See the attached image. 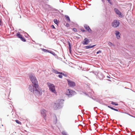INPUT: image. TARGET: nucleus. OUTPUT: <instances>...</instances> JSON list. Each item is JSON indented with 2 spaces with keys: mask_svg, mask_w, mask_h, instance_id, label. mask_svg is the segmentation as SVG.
Instances as JSON below:
<instances>
[{
  "mask_svg": "<svg viewBox=\"0 0 135 135\" xmlns=\"http://www.w3.org/2000/svg\"><path fill=\"white\" fill-rule=\"evenodd\" d=\"M35 90L34 93L35 94L38 96H40L42 95V93L41 90L39 88L38 85H36L35 86Z\"/></svg>",
  "mask_w": 135,
  "mask_h": 135,
  "instance_id": "nucleus-1",
  "label": "nucleus"
},
{
  "mask_svg": "<svg viewBox=\"0 0 135 135\" xmlns=\"http://www.w3.org/2000/svg\"><path fill=\"white\" fill-rule=\"evenodd\" d=\"M30 78L33 85H35V86L38 85V82L35 77L32 75H31L30 76Z\"/></svg>",
  "mask_w": 135,
  "mask_h": 135,
  "instance_id": "nucleus-2",
  "label": "nucleus"
},
{
  "mask_svg": "<svg viewBox=\"0 0 135 135\" xmlns=\"http://www.w3.org/2000/svg\"><path fill=\"white\" fill-rule=\"evenodd\" d=\"M76 94V92L72 90L68 89L66 91V94L69 97H71Z\"/></svg>",
  "mask_w": 135,
  "mask_h": 135,
  "instance_id": "nucleus-3",
  "label": "nucleus"
},
{
  "mask_svg": "<svg viewBox=\"0 0 135 135\" xmlns=\"http://www.w3.org/2000/svg\"><path fill=\"white\" fill-rule=\"evenodd\" d=\"M47 85L49 88L50 90L55 93H56L55 86L54 85L49 83H47Z\"/></svg>",
  "mask_w": 135,
  "mask_h": 135,
  "instance_id": "nucleus-4",
  "label": "nucleus"
},
{
  "mask_svg": "<svg viewBox=\"0 0 135 135\" xmlns=\"http://www.w3.org/2000/svg\"><path fill=\"white\" fill-rule=\"evenodd\" d=\"M119 22L118 21L115 20H114L113 22L112 25L113 27H116L119 26Z\"/></svg>",
  "mask_w": 135,
  "mask_h": 135,
  "instance_id": "nucleus-5",
  "label": "nucleus"
},
{
  "mask_svg": "<svg viewBox=\"0 0 135 135\" xmlns=\"http://www.w3.org/2000/svg\"><path fill=\"white\" fill-rule=\"evenodd\" d=\"M67 81L69 86L70 87H72L75 86V83L69 79H67Z\"/></svg>",
  "mask_w": 135,
  "mask_h": 135,
  "instance_id": "nucleus-6",
  "label": "nucleus"
},
{
  "mask_svg": "<svg viewBox=\"0 0 135 135\" xmlns=\"http://www.w3.org/2000/svg\"><path fill=\"white\" fill-rule=\"evenodd\" d=\"M89 40L87 38H84V40L82 43L83 45H87L89 42Z\"/></svg>",
  "mask_w": 135,
  "mask_h": 135,
  "instance_id": "nucleus-7",
  "label": "nucleus"
},
{
  "mask_svg": "<svg viewBox=\"0 0 135 135\" xmlns=\"http://www.w3.org/2000/svg\"><path fill=\"white\" fill-rule=\"evenodd\" d=\"M47 111L44 109H42L41 111V115L43 116L44 117H45L46 116V112Z\"/></svg>",
  "mask_w": 135,
  "mask_h": 135,
  "instance_id": "nucleus-8",
  "label": "nucleus"
},
{
  "mask_svg": "<svg viewBox=\"0 0 135 135\" xmlns=\"http://www.w3.org/2000/svg\"><path fill=\"white\" fill-rule=\"evenodd\" d=\"M35 85H30L29 87V89L31 92H34L35 90Z\"/></svg>",
  "mask_w": 135,
  "mask_h": 135,
  "instance_id": "nucleus-9",
  "label": "nucleus"
},
{
  "mask_svg": "<svg viewBox=\"0 0 135 135\" xmlns=\"http://www.w3.org/2000/svg\"><path fill=\"white\" fill-rule=\"evenodd\" d=\"M114 10L115 13L118 15H119V17H121L122 16V15L121 13L116 8H115L114 9Z\"/></svg>",
  "mask_w": 135,
  "mask_h": 135,
  "instance_id": "nucleus-10",
  "label": "nucleus"
},
{
  "mask_svg": "<svg viewBox=\"0 0 135 135\" xmlns=\"http://www.w3.org/2000/svg\"><path fill=\"white\" fill-rule=\"evenodd\" d=\"M84 27L85 29L89 32H91V30L89 26L87 25H85Z\"/></svg>",
  "mask_w": 135,
  "mask_h": 135,
  "instance_id": "nucleus-11",
  "label": "nucleus"
},
{
  "mask_svg": "<svg viewBox=\"0 0 135 135\" xmlns=\"http://www.w3.org/2000/svg\"><path fill=\"white\" fill-rule=\"evenodd\" d=\"M119 34L120 33L119 31H115V34L116 35L117 38L118 39H119L120 38Z\"/></svg>",
  "mask_w": 135,
  "mask_h": 135,
  "instance_id": "nucleus-12",
  "label": "nucleus"
},
{
  "mask_svg": "<svg viewBox=\"0 0 135 135\" xmlns=\"http://www.w3.org/2000/svg\"><path fill=\"white\" fill-rule=\"evenodd\" d=\"M59 107V104L55 103L53 106L54 108L55 109H56L58 108Z\"/></svg>",
  "mask_w": 135,
  "mask_h": 135,
  "instance_id": "nucleus-13",
  "label": "nucleus"
},
{
  "mask_svg": "<svg viewBox=\"0 0 135 135\" xmlns=\"http://www.w3.org/2000/svg\"><path fill=\"white\" fill-rule=\"evenodd\" d=\"M95 46V45H93L91 46H86V49H89L90 48L92 47H93Z\"/></svg>",
  "mask_w": 135,
  "mask_h": 135,
  "instance_id": "nucleus-14",
  "label": "nucleus"
},
{
  "mask_svg": "<svg viewBox=\"0 0 135 135\" xmlns=\"http://www.w3.org/2000/svg\"><path fill=\"white\" fill-rule=\"evenodd\" d=\"M16 35L18 38H20L22 36L19 33H17L16 34Z\"/></svg>",
  "mask_w": 135,
  "mask_h": 135,
  "instance_id": "nucleus-15",
  "label": "nucleus"
},
{
  "mask_svg": "<svg viewBox=\"0 0 135 135\" xmlns=\"http://www.w3.org/2000/svg\"><path fill=\"white\" fill-rule=\"evenodd\" d=\"M108 107H109V108H110L111 109H112V110H114L115 111H118V110L117 109H115L114 108H113V107H110L109 106H108Z\"/></svg>",
  "mask_w": 135,
  "mask_h": 135,
  "instance_id": "nucleus-16",
  "label": "nucleus"
},
{
  "mask_svg": "<svg viewBox=\"0 0 135 135\" xmlns=\"http://www.w3.org/2000/svg\"><path fill=\"white\" fill-rule=\"evenodd\" d=\"M65 17L68 21L69 22L70 21V18L68 16H65Z\"/></svg>",
  "mask_w": 135,
  "mask_h": 135,
  "instance_id": "nucleus-17",
  "label": "nucleus"
},
{
  "mask_svg": "<svg viewBox=\"0 0 135 135\" xmlns=\"http://www.w3.org/2000/svg\"><path fill=\"white\" fill-rule=\"evenodd\" d=\"M111 104L112 105H118V104L115 103L114 102L112 101L111 102Z\"/></svg>",
  "mask_w": 135,
  "mask_h": 135,
  "instance_id": "nucleus-18",
  "label": "nucleus"
},
{
  "mask_svg": "<svg viewBox=\"0 0 135 135\" xmlns=\"http://www.w3.org/2000/svg\"><path fill=\"white\" fill-rule=\"evenodd\" d=\"M60 74V75H58V76L59 78H62V75H64V74H63V73L61 74Z\"/></svg>",
  "mask_w": 135,
  "mask_h": 135,
  "instance_id": "nucleus-19",
  "label": "nucleus"
},
{
  "mask_svg": "<svg viewBox=\"0 0 135 135\" xmlns=\"http://www.w3.org/2000/svg\"><path fill=\"white\" fill-rule=\"evenodd\" d=\"M21 39L22 41H23L25 42L26 40L24 37H22V36L20 38Z\"/></svg>",
  "mask_w": 135,
  "mask_h": 135,
  "instance_id": "nucleus-20",
  "label": "nucleus"
},
{
  "mask_svg": "<svg viewBox=\"0 0 135 135\" xmlns=\"http://www.w3.org/2000/svg\"><path fill=\"white\" fill-rule=\"evenodd\" d=\"M15 122H16V123L18 124H21V122L19 120H15Z\"/></svg>",
  "mask_w": 135,
  "mask_h": 135,
  "instance_id": "nucleus-21",
  "label": "nucleus"
},
{
  "mask_svg": "<svg viewBox=\"0 0 135 135\" xmlns=\"http://www.w3.org/2000/svg\"><path fill=\"white\" fill-rule=\"evenodd\" d=\"M108 44L110 46H114V45L112 42H108Z\"/></svg>",
  "mask_w": 135,
  "mask_h": 135,
  "instance_id": "nucleus-22",
  "label": "nucleus"
},
{
  "mask_svg": "<svg viewBox=\"0 0 135 135\" xmlns=\"http://www.w3.org/2000/svg\"><path fill=\"white\" fill-rule=\"evenodd\" d=\"M62 134L63 135H67L66 132L64 131L62 132Z\"/></svg>",
  "mask_w": 135,
  "mask_h": 135,
  "instance_id": "nucleus-23",
  "label": "nucleus"
},
{
  "mask_svg": "<svg viewBox=\"0 0 135 135\" xmlns=\"http://www.w3.org/2000/svg\"><path fill=\"white\" fill-rule=\"evenodd\" d=\"M55 73L56 74H62V73L59 72H58V71H55Z\"/></svg>",
  "mask_w": 135,
  "mask_h": 135,
  "instance_id": "nucleus-24",
  "label": "nucleus"
},
{
  "mask_svg": "<svg viewBox=\"0 0 135 135\" xmlns=\"http://www.w3.org/2000/svg\"><path fill=\"white\" fill-rule=\"evenodd\" d=\"M54 22L56 24H57V21L56 19H54Z\"/></svg>",
  "mask_w": 135,
  "mask_h": 135,
  "instance_id": "nucleus-25",
  "label": "nucleus"
},
{
  "mask_svg": "<svg viewBox=\"0 0 135 135\" xmlns=\"http://www.w3.org/2000/svg\"><path fill=\"white\" fill-rule=\"evenodd\" d=\"M102 51L100 50H99L97 52V54H98L99 53H101Z\"/></svg>",
  "mask_w": 135,
  "mask_h": 135,
  "instance_id": "nucleus-26",
  "label": "nucleus"
},
{
  "mask_svg": "<svg viewBox=\"0 0 135 135\" xmlns=\"http://www.w3.org/2000/svg\"><path fill=\"white\" fill-rule=\"evenodd\" d=\"M2 20L0 19V26L2 25Z\"/></svg>",
  "mask_w": 135,
  "mask_h": 135,
  "instance_id": "nucleus-27",
  "label": "nucleus"
},
{
  "mask_svg": "<svg viewBox=\"0 0 135 135\" xmlns=\"http://www.w3.org/2000/svg\"><path fill=\"white\" fill-rule=\"evenodd\" d=\"M73 30L74 31H75V32H76L77 31V30H76V29L75 28H73Z\"/></svg>",
  "mask_w": 135,
  "mask_h": 135,
  "instance_id": "nucleus-28",
  "label": "nucleus"
},
{
  "mask_svg": "<svg viewBox=\"0 0 135 135\" xmlns=\"http://www.w3.org/2000/svg\"><path fill=\"white\" fill-rule=\"evenodd\" d=\"M68 44H69V46L70 47V46H71V44H70L69 42H68Z\"/></svg>",
  "mask_w": 135,
  "mask_h": 135,
  "instance_id": "nucleus-29",
  "label": "nucleus"
},
{
  "mask_svg": "<svg viewBox=\"0 0 135 135\" xmlns=\"http://www.w3.org/2000/svg\"><path fill=\"white\" fill-rule=\"evenodd\" d=\"M108 1V2L110 4H112V2H111V1H112L109 0V1Z\"/></svg>",
  "mask_w": 135,
  "mask_h": 135,
  "instance_id": "nucleus-30",
  "label": "nucleus"
},
{
  "mask_svg": "<svg viewBox=\"0 0 135 135\" xmlns=\"http://www.w3.org/2000/svg\"><path fill=\"white\" fill-rule=\"evenodd\" d=\"M51 27L54 28V29H55V28L54 27V25H52L51 26Z\"/></svg>",
  "mask_w": 135,
  "mask_h": 135,
  "instance_id": "nucleus-31",
  "label": "nucleus"
},
{
  "mask_svg": "<svg viewBox=\"0 0 135 135\" xmlns=\"http://www.w3.org/2000/svg\"><path fill=\"white\" fill-rule=\"evenodd\" d=\"M107 78H110V77L109 76H107Z\"/></svg>",
  "mask_w": 135,
  "mask_h": 135,
  "instance_id": "nucleus-32",
  "label": "nucleus"
},
{
  "mask_svg": "<svg viewBox=\"0 0 135 135\" xmlns=\"http://www.w3.org/2000/svg\"><path fill=\"white\" fill-rule=\"evenodd\" d=\"M81 31H85L84 30H81Z\"/></svg>",
  "mask_w": 135,
  "mask_h": 135,
  "instance_id": "nucleus-33",
  "label": "nucleus"
},
{
  "mask_svg": "<svg viewBox=\"0 0 135 135\" xmlns=\"http://www.w3.org/2000/svg\"><path fill=\"white\" fill-rule=\"evenodd\" d=\"M81 31H85L84 30H81Z\"/></svg>",
  "mask_w": 135,
  "mask_h": 135,
  "instance_id": "nucleus-34",
  "label": "nucleus"
},
{
  "mask_svg": "<svg viewBox=\"0 0 135 135\" xmlns=\"http://www.w3.org/2000/svg\"><path fill=\"white\" fill-rule=\"evenodd\" d=\"M108 80H109V81H110V80L108 79Z\"/></svg>",
  "mask_w": 135,
  "mask_h": 135,
  "instance_id": "nucleus-35",
  "label": "nucleus"
}]
</instances>
